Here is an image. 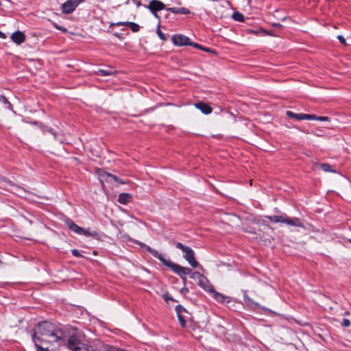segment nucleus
Returning a JSON list of instances; mask_svg holds the SVG:
<instances>
[{"mask_svg":"<svg viewBox=\"0 0 351 351\" xmlns=\"http://www.w3.org/2000/svg\"><path fill=\"white\" fill-rule=\"evenodd\" d=\"M176 246L184 252V258L188 261L191 267H197L198 263L195 258L194 252L190 247L185 246L180 242L176 243Z\"/></svg>","mask_w":351,"mask_h":351,"instance_id":"obj_1","label":"nucleus"},{"mask_svg":"<svg viewBox=\"0 0 351 351\" xmlns=\"http://www.w3.org/2000/svg\"><path fill=\"white\" fill-rule=\"evenodd\" d=\"M83 1L84 0H67L62 5V12L65 14H70L73 12L79 3Z\"/></svg>","mask_w":351,"mask_h":351,"instance_id":"obj_2","label":"nucleus"},{"mask_svg":"<svg viewBox=\"0 0 351 351\" xmlns=\"http://www.w3.org/2000/svg\"><path fill=\"white\" fill-rule=\"evenodd\" d=\"M172 41L176 46L192 45L189 38L182 34H176L172 36Z\"/></svg>","mask_w":351,"mask_h":351,"instance_id":"obj_3","label":"nucleus"},{"mask_svg":"<svg viewBox=\"0 0 351 351\" xmlns=\"http://www.w3.org/2000/svg\"><path fill=\"white\" fill-rule=\"evenodd\" d=\"M171 270L179 275L184 281L186 280V276L189 275L191 273V269L190 268L182 267L176 263L173 265Z\"/></svg>","mask_w":351,"mask_h":351,"instance_id":"obj_4","label":"nucleus"},{"mask_svg":"<svg viewBox=\"0 0 351 351\" xmlns=\"http://www.w3.org/2000/svg\"><path fill=\"white\" fill-rule=\"evenodd\" d=\"M147 8L149 9V10L152 13L157 12L159 10H162L165 9V4L158 0H152L149 5L147 6Z\"/></svg>","mask_w":351,"mask_h":351,"instance_id":"obj_5","label":"nucleus"},{"mask_svg":"<svg viewBox=\"0 0 351 351\" xmlns=\"http://www.w3.org/2000/svg\"><path fill=\"white\" fill-rule=\"evenodd\" d=\"M5 182L8 183L12 187L10 190L13 193H16L17 195L27 197V195H29V193L26 190L19 186L14 185V184H12L11 181H6Z\"/></svg>","mask_w":351,"mask_h":351,"instance_id":"obj_6","label":"nucleus"},{"mask_svg":"<svg viewBox=\"0 0 351 351\" xmlns=\"http://www.w3.org/2000/svg\"><path fill=\"white\" fill-rule=\"evenodd\" d=\"M10 38L14 43L17 45H21L25 41V36L23 32L16 31L12 34Z\"/></svg>","mask_w":351,"mask_h":351,"instance_id":"obj_7","label":"nucleus"},{"mask_svg":"<svg viewBox=\"0 0 351 351\" xmlns=\"http://www.w3.org/2000/svg\"><path fill=\"white\" fill-rule=\"evenodd\" d=\"M287 116L296 120H308V118H311L308 114L295 113L288 110H287Z\"/></svg>","mask_w":351,"mask_h":351,"instance_id":"obj_8","label":"nucleus"},{"mask_svg":"<svg viewBox=\"0 0 351 351\" xmlns=\"http://www.w3.org/2000/svg\"><path fill=\"white\" fill-rule=\"evenodd\" d=\"M194 106L205 114H209L212 112V108L206 103L197 102Z\"/></svg>","mask_w":351,"mask_h":351,"instance_id":"obj_9","label":"nucleus"},{"mask_svg":"<svg viewBox=\"0 0 351 351\" xmlns=\"http://www.w3.org/2000/svg\"><path fill=\"white\" fill-rule=\"evenodd\" d=\"M287 225L302 228H304L300 219L297 217H287Z\"/></svg>","mask_w":351,"mask_h":351,"instance_id":"obj_10","label":"nucleus"},{"mask_svg":"<svg viewBox=\"0 0 351 351\" xmlns=\"http://www.w3.org/2000/svg\"><path fill=\"white\" fill-rule=\"evenodd\" d=\"M190 277L195 280H198L199 286L204 287V280H206L203 275L197 271H192L189 274Z\"/></svg>","mask_w":351,"mask_h":351,"instance_id":"obj_11","label":"nucleus"},{"mask_svg":"<svg viewBox=\"0 0 351 351\" xmlns=\"http://www.w3.org/2000/svg\"><path fill=\"white\" fill-rule=\"evenodd\" d=\"M66 223L70 230L79 234H81L82 232L84 231V229L78 226L77 224H75L73 221L70 219L66 220Z\"/></svg>","mask_w":351,"mask_h":351,"instance_id":"obj_12","label":"nucleus"},{"mask_svg":"<svg viewBox=\"0 0 351 351\" xmlns=\"http://www.w3.org/2000/svg\"><path fill=\"white\" fill-rule=\"evenodd\" d=\"M132 195L128 193H122L119 195L118 202L122 204H127L132 199Z\"/></svg>","mask_w":351,"mask_h":351,"instance_id":"obj_13","label":"nucleus"},{"mask_svg":"<svg viewBox=\"0 0 351 351\" xmlns=\"http://www.w3.org/2000/svg\"><path fill=\"white\" fill-rule=\"evenodd\" d=\"M101 176L105 178L107 182H112V180H114L121 184L125 183L123 180H120L117 176L107 172H104L103 174L101 175Z\"/></svg>","mask_w":351,"mask_h":351,"instance_id":"obj_14","label":"nucleus"},{"mask_svg":"<svg viewBox=\"0 0 351 351\" xmlns=\"http://www.w3.org/2000/svg\"><path fill=\"white\" fill-rule=\"evenodd\" d=\"M258 224V231L265 232L266 234H269L271 231V228L269 227L267 224V220L263 219L261 221H259Z\"/></svg>","mask_w":351,"mask_h":351,"instance_id":"obj_15","label":"nucleus"},{"mask_svg":"<svg viewBox=\"0 0 351 351\" xmlns=\"http://www.w3.org/2000/svg\"><path fill=\"white\" fill-rule=\"evenodd\" d=\"M213 292V296L215 300L221 303H228L230 301V298L228 296H225L221 293H217L215 291Z\"/></svg>","mask_w":351,"mask_h":351,"instance_id":"obj_16","label":"nucleus"},{"mask_svg":"<svg viewBox=\"0 0 351 351\" xmlns=\"http://www.w3.org/2000/svg\"><path fill=\"white\" fill-rule=\"evenodd\" d=\"M154 257L158 258L163 265L171 268V269L173 268V265H175L174 263L168 259H166L162 254H159L158 252H157V254Z\"/></svg>","mask_w":351,"mask_h":351,"instance_id":"obj_17","label":"nucleus"},{"mask_svg":"<svg viewBox=\"0 0 351 351\" xmlns=\"http://www.w3.org/2000/svg\"><path fill=\"white\" fill-rule=\"evenodd\" d=\"M115 71L112 69H99L97 73L101 76L112 75L115 74Z\"/></svg>","mask_w":351,"mask_h":351,"instance_id":"obj_18","label":"nucleus"},{"mask_svg":"<svg viewBox=\"0 0 351 351\" xmlns=\"http://www.w3.org/2000/svg\"><path fill=\"white\" fill-rule=\"evenodd\" d=\"M232 18L234 20L239 22L244 21V16L243 14L239 12H235L232 14Z\"/></svg>","mask_w":351,"mask_h":351,"instance_id":"obj_19","label":"nucleus"},{"mask_svg":"<svg viewBox=\"0 0 351 351\" xmlns=\"http://www.w3.org/2000/svg\"><path fill=\"white\" fill-rule=\"evenodd\" d=\"M321 169L326 172H335L332 167L328 163H322L320 164Z\"/></svg>","mask_w":351,"mask_h":351,"instance_id":"obj_20","label":"nucleus"},{"mask_svg":"<svg viewBox=\"0 0 351 351\" xmlns=\"http://www.w3.org/2000/svg\"><path fill=\"white\" fill-rule=\"evenodd\" d=\"M311 118H308V120H317L321 121H328L329 118L328 117L323 116H317L315 114H310Z\"/></svg>","mask_w":351,"mask_h":351,"instance_id":"obj_21","label":"nucleus"},{"mask_svg":"<svg viewBox=\"0 0 351 351\" xmlns=\"http://www.w3.org/2000/svg\"><path fill=\"white\" fill-rule=\"evenodd\" d=\"M0 101L3 104L6 105L7 108L9 110H12V105L10 103V101L5 96L0 95Z\"/></svg>","mask_w":351,"mask_h":351,"instance_id":"obj_22","label":"nucleus"},{"mask_svg":"<svg viewBox=\"0 0 351 351\" xmlns=\"http://www.w3.org/2000/svg\"><path fill=\"white\" fill-rule=\"evenodd\" d=\"M268 219L271 221L274 222V223L285 221V219L282 216H271V217H269Z\"/></svg>","mask_w":351,"mask_h":351,"instance_id":"obj_23","label":"nucleus"},{"mask_svg":"<svg viewBox=\"0 0 351 351\" xmlns=\"http://www.w3.org/2000/svg\"><path fill=\"white\" fill-rule=\"evenodd\" d=\"M139 245L141 246H142L143 247H144L147 252H149L152 256H155L156 254H157V251L155 250H153L152 248H151L149 246L145 245V244H143V243H140Z\"/></svg>","mask_w":351,"mask_h":351,"instance_id":"obj_24","label":"nucleus"},{"mask_svg":"<svg viewBox=\"0 0 351 351\" xmlns=\"http://www.w3.org/2000/svg\"><path fill=\"white\" fill-rule=\"evenodd\" d=\"M128 27H129L133 32H137L139 30V25L137 23L134 22H129L127 23Z\"/></svg>","mask_w":351,"mask_h":351,"instance_id":"obj_25","label":"nucleus"},{"mask_svg":"<svg viewBox=\"0 0 351 351\" xmlns=\"http://www.w3.org/2000/svg\"><path fill=\"white\" fill-rule=\"evenodd\" d=\"M191 46H193L195 48H197V49H199L202 51H207V52H210L211 51V49H208V48H206L197 43H193V45Z\"/></svg>","mask_w":351,"mask_h":351,"instance_id":"obj_26","label":"nucleus"},{"mask_svg":"<svg viewBox=\"0 0 351 351\" xmlns=\"http://www.w3.org/2000/svg\"><path fill=\"white\" fill-rule=\"evenodd\" d=\"M177 315H178V320H179V322H180V325L182 327H185L186 326V322H185L184 317L180 314H177Z\"/></svg>","mask_w":351,"mask_h":351,"instance_id":"obj_27","label":"nucleus"},{"mask_svg":"<svg viewBox=\"0 0 351 351\" xmlns=\"http://www.w3.org/2000/svg\"><path fill=\"white\" fill-rule=\"evenodd\" d=\"M176 311L177 313V314H182V312H185L186 311V309L181 305H178L176 307Z\"/></svg>","mask_w":351,"mask_h":351,"instance_id":"obj_28","label":"nucleus"},{"mask_svg":"<svg viewBox=\"0 0 351 351\" xmlns=\"http://www.w3.org/2000/svg\"><path fill=\"white\" fill-rule=\"evenodd\" d=\"M159 27H160V25H158V27L157 34L158 35V36L160 37V38L161 40H165L166 37H165V34L160 31Z\"/></svg>","mask_w":351,"mask_h":351,"instance_id":"obj_29","label":"nucleus"},{"mask_svg":"<svg viewBox=\"0 0 351 351\" xmlns=\"http://www.w3.org/2000/svg\"><path fill=\"white\" fill-rule=\"evenodd\" d=\"M190 11L189 9L186 8H179V14H189Z\"/></svg>","mask_w":351,"mask_h":351,"instance_id":"obj_30","label":"nucleus"},{"mask_svg":"<svg viewBox=\"0 0 351 351\" xmlns=\"http://www.w3.org/2000/svg\"><path fill=\"white\" fill-rule=\"evenodd\" d=\"M341 326L343 327H349L350 326V321L348 319H343Z\"/></svg>","mask_w":351,"mask_h":351,"instance_id":"obj_31","label":"nucleus"},{"mask_svg":"<svg viewBox=\"0 0 351 351\" xmlns=\"http://www.w3.org/2000/svg\"><path fill=\"white\" fill-rule=\"evenodd\" d=\"M167 10H169V12H171V13H173V14H179V8H176V7L169 8H167Z\"/></svg>","mask_w":351,"mask_h":351,"instance_id":"obj_32","label":"nucleus"},{"mask_svg":"<svg viewBox=\"0 0 351 351\" xmlns=\"http://www.w3.org/2000/svg\"><path fill=\"white\" fill-rule=\"evenodd\" d=\"M71 253L73 256H76V257H80L81 256V254L79 252V251L76 249H73L71 250Z\"/></svg>","mask_w":351,"mask_h":351,"instance_id":"obj_33","label":"nucleus"},{"mask_svg":"<svg viewBox=\"0 0 351 351\" xmlns=\"http://www.w3.org/2000/svg\"><path fill=\"white\" fill-rule=\"evenodd\" d=\"M127 23H129V22H117L116 23L112 24V25H116V26L124 25V26H128Z\"/></svg>","mask_w":351,"mask_h":351,"instance_id":"obj_34","label":"nucleus"},{"mask_svg":"<svg viewBox=\"0 0 351 351\" xmlns=\"http://www.w3.org/2000/svg\"><path fill=\"white\" fill-rule=\"evenodd\" d=\"M337 39L339 40V42H340L341 44H343V45H345V44H346V39H345V38H344L343 36H341V35H339V36H337Z\"/></svg>","mask_w":351,"mask_h":351,"instance_id":"obj_35","label":"nucleus"},{"mask_svg":"<svg viewBox=\"0 0 351 351\" xmlns=\"http://www.w3.org/2000/svg\"><path fill=\"white\" fill-rule=\"evenodd\" d=\"M47 132H49L50 134H51L55 138H56L58 136L57 132H55L52 128H49L47 130Z\"/></svg>","mask_w":351,"mask_h":351,"instance_id":"obj_36","label":"nucleus"},{"mask_svg":"<svg viewBox=\"0 0 351 351\" xmlns=\"http://www.w3.org/2000/svg\"><path fill=\"white\" fill-rule=\"evenodd\" d=\"M163 298H164V300L166 301V302H168V300H173V298H171V297H169L168 295L167 294H165L163 295Z\"/></svg>","mask_w":351,"mask_h":351,"instance_id":"obj_37","label":"nucleus"},{"mask_svg":"<svg viewBox=\"0 0 351 351\" xmlns=\"http://www.w3.org/2000/svg\"><path fill=\"white\" fill-rule=\"evenodd\" d=\"M81 234H84L85 236H91L93 235L91 233H90L88 231L84 229V231L82 232Z\"/></svg>","mask_w":351,"mask_h":351,"instance_id":"obj_38","label":"nucleus"},{"mask_svg":"<svg viewBox=\"0 0 351 351\" xmlns=\"http://www.w3.org/2000/svg\"><path fill=\"white\" fill-rule=\"evenodd\" d=\"M133 2L136 5L137 7H139L141 5V0H133Z\"/></svg>","mask_w":351,"mask_h":351,"instance_id":"obj_39","label":"nucleus"},{"mask_svg":"<svg viewBox=\"0 0 351 351\" xmlns=\"http://www.w3.org/2000/svg\"><path fill=\"white\" fill-rule=\"evenodd\" d=\"M152 14L154 16V17H155V18H156V19L158 20V21L160 22V16H159V15L157 14V12H154V13H152ZM158 25H160V23H158Z\"/></svg>","mask_w":351,"mask_h":351,"instance_id":"obj_40","label":"nucleus"},{"mask_svg":"<svg viewBox=\"0 0 351 351\" xmlns=\"http://www.w3.org/2000/svg\"><path fill=\"white\" fill-rule=\"evenodd\" d=\"M58 29L63 32H66V29L64 27H62V26H59V27H58Z\"/></svg>","mask_w":351,"mask_h":351,"instance_id":"obj_41","label":"nucleus"},{"mask_svg":"<svg viewBox=\"0 0 351 351\" xmlns=\"http://www.w3.org/2000/svg\"><path fill=\"white\" fill-rule=\"evenodd\" d=\"M5 37L6 36H5V34L0 31V38H5Z\"/></svg>","mask_w":351,"mask_h":351,"instance_id":"obj_42","label":"nucleus"},{"mask_svg":"<svg viewBox=\"0 0 351 351\" xmlns=\"http://www.w3.org/2000/svg\"><path fill=\"white\" fill-rule=\"evenodd\" d=\"M53 25L54 27H56L58 29V27H59V25H58L56 23H53Z\"/></svg>","mask_w":351,"mask_h":351,"instance_id":"obj_43","label":"nucleus"},{"mask_svg":"<svg viewBox=\"0 0 351 351\" xmlns=\"http://www.w3.org/2000/svg\"><path fill=\"white\" fill-rule=\"evenodd\" d=\"M245 302H251V300H250V298H245Z\"/></svg>","mask_w":351,"mask_h":351,"instance_id":"obj_44","label":"nucleus"},{"mask_svg":"<svg viewBox=\"0 0 351 351\" xmlns=\"http://www.w3.org/2000/svg\"><path fill=\"white\" fill-rule=\"evenodd\" d=\"M344 315H350L349 311H346V312L344 313Z\"/></svg>","mask_w":351,"mask_h":351,"instance_id":"obj_45","label":"nucleus"},{"mask_svg":"<svg viewBox=\"0 0 351 351\" xmlns=\"http://www.w3.org/2000/svg\"><path fill=\"white\" fill-rule=\"evenodd\" d=\"M348 241L351 243V239H348Z\"/></svg>","mask_w":351,"mask_h":351,"instance_id":"obj_46","label":"nucleus"},{"mask_svg":"<svg viewBox=\"0 0 351 351\" xmlns=\"http://www.w3.org/2000/svg\"><path fill=\"white\" fill-rule=\"evenodd\" d=\"M254 305H255L256 306H258V304L257 303H254Z\"/></svg>","mask_w":351,"mask_h":351,"instance_id":"obj_47","label":"nucleus"},{"mask_svg":"<svg viewBox=\"0 0 351 351\" xmlns=\"http://www.w3.org/2000/svg\"><path fill=\"white\" fill-rule=\"evenodd\" d=\"M59 141L62 143L63 142V140L62 139H59Z\"/></svg>","mask_w":351,"mask_h":351,"instance_id":"obj_48","label":"nucleus"},{"mask_svg":"<svg viewBox=\"0 0 351 351\" xmlns=\"http://www.w3.org/2000/svg\"><path fill=\"white\" fill-rule=\"evenodd\" d=\"M0 263H1V261H0Z\"/></svg>","mask_w":351,"mask_h":351,"instance_id":"obj_49","label":"nucleus"}]
</instances>
